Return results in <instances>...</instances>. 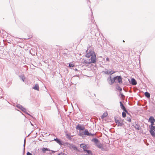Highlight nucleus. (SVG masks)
Wrapping results in <instances>:
<instances>
[{
	"mask_svg": "<svg viewBox=\"0 0 155 155\" xmlns=\"http://www.w3.org/2000/svg\"><path fill=\"white\" fill-rule=\"evenodd\" d=\"M21 110L23 111L26 114H27L30 115L28 113L26 112V109L24 108L23 107H22L21 108Z\"/></svg>",
	"mask_w": 155,
	"mask_h": 155,
	"instance_id": "obj_17",
	"label": "nucleus"
},
{
	"mask_svg": "<svg viewBox=\"0 0 155 155\" xmlns=\"http://www.w3.org/2000/svg\"><path fill=\"white\" fill-rule=\"evenodd\" d=\"M79 134L80 136H82L83 135H84V132H83V131L80 132L79 133Z\"/></svg>",
	"mask_w": 155,
	"mask_h": 155,
	"instance_id": "obj_25",
	"label": "nucleus"
},
{
	"mask_svg": "<svg viewBox=\"0 0 155 155\" xmlns=\"http://www.w3.org/2000/svg\"><path fill=\"white\" fill-rule=\"evenodd\" d=\"M84 62L86 64L95 63L96 62V56L94 54L90 58H87L86 59L84 60Z\"/></svg>",
	"mask_w": 155,
	"mask_h": 155,
	"instance_id": "obj_1",
	"label": "nucleus"
},
{
	"mask_svg": "<svg viewBox=\"0 0 155 155\" xmlns=\"http://www.w3.org/2000/svg\"><path fill=\"white\" fill-rule=\"evenodd\" d=\"M149 121L150 122V123L154 122L155 121V120L153 117L151 116L149 119Z\"/></svg>",
	"mask_w": 155,
	"mask_h": 155,
	"instance_id": "obj_15",
	"label": "nucleus"
},
{
	"mask_svg": "<svg viewBox=\"0 0 155 155\" xmlns=\"http://www.w3.org/2000/svg\"><path fill=\"white\" fill-rule=\"evenodd\" d=\"M19 77L20 78V79H21L23 82L25 81V76H24V75H21Z\"/></svg>",
	"mask_w": 155,
	"mask_h": 155,
	"instance_id": "obj_22",
	"label": "nucleus"
},
{
	"mask_svg": "<svg viewBox=\"0 0 155 155\" xmlns=\"http://www.w3.org/2000/svg\"><path fill=\"white\" fill-rule=\"evenodd\" d=\"M30 123H31V125L32 126H33V124L31 122H30Z\"/></svg>",
	"mask_w": 155,
	"mask_h": 155,
	"instance_id": "obj_39",
	"label": "nucleus"
},
{
	"mask_svg": "<svg viewBox=\"0 0 155 155\" xmlns=\"http://www.w3.org/2000/svg\"><path fill=\"white\" fill-rule=\"evenodd\" d=\"M16 107L19 109H21L22 106L20 104H18L17 105Z\"/></svg>",
	"mask_w": 155,
	"mask_h": 155,
	"instance_id": "obj_26",
	"label": "nucleus"
},
{
	"mask_svg": "<svg viewBox=\"0 0 155 155\" xmlns=\"http://www.w3.org/2000/svg\"><path fill=\"white\" fill-rule=\"evenodd\" d=\"M117 124L118 126H122L124 125V124L122 122L120 121Z\"/></svg>",
	"mask_w": 155,
	"mask_h": 155,
	"instance_id": "obj_23",
	"label": "nucleus"
},
{
	"mask_svg": "<svg viewBox=\"0 0 155 155\" xmlns=\"http://www.w3.org/2000/svg\"><path fill=\"white\" fill-rule=\"evenodd\" d=\"M96 146H97L98 148H101V147H102V144L100 142H98V143H97L96 145Z\"/></svg>",
	"mask_w": 155,
	"mask_h": 155,
	"instance_id": "obj_18",
	"label": "nucleus"
},
{
	"mask_svg": "<svg viewBox=\"0 0 155 155\" xmlns=\"http://www.w3.org/2000/svg\"><path fill=\"white\" fill-rule=\"evenodd\" d=\"M54 140L56 141L60 145H62V143L61 141L59 139L55 138L54 139Z\"/></svg>",
	"mask_w": 155,
	"mask_h": 155,
	"instance_id": "obj_14",
	"label": "nucleus"
},
{
	"mask_svg": "<svg viewBox=\"0 0 155 155\" xmlns=\"http://www.w3.org/2000/svg\"><path fill=\"white\" fill-rule=\"evenodd\" d=\"M107 115L108 114L107 113H104L101 116V118L103 119L106 117L107 116Z\"/></svg>",
	"mask_w": 155,
	"mask_h": 155,
	"instance_id": "obj_20",
	"label": "nucleus"
},
{
	"mask_svg": "<svg viewBox=\"0 0 155 155\" xmlns=\"http://www.w3.org/2000/svg\"><path fill=\"white\" fill-rule=\"evenodd\" d=\"M105 73L106 74L111 75L115 72V71H113L110 69L107 70L105 71Z\"/></svg>",
	"mask_w": 155,
	"mask_h": 155,
	"instance_id": "obj_5",
	"label": "nucleus"
},
{
	"mask_svg": "<svg viewBox=\"0 0 155 155\" xmlns=\"http://www.w3.org/2000/svg\"><path fill=\"white\" fill-rule=\"evenodd\" d=\"M154 122H152L151 123V124L150 126V127H153V125H154Z\"/></svg>",
	"mask_w": 155,
	"mask_h": 155,
	"instance_id": "obj_31",
	"label": "nucleus"
},
{
	"mask_svg": "<svg viewBox=\"0 0 155 155\" xmlns=\"http://www.w3.org/2000/svg\"><path fill=\"white\" fill-rule=\"evenodd\" d=\"M34 89L39 91V86L38 84H36L35 86L33 87Z\"/></svg>",
	"mask_w": 155,
	"mask_h": 155,
	"instance_id": "obj_13",
	"label": "nucleus"
},
{
	"mask_svg": "<svg viewBox=\"0 0 155 155\" xmlns=\"http://www.w3.org/2000/svg\"><path fill=\"white\" fill-rule=\"evenodd\" d=\"M133 126L134 127L138 130H139L140 128V126L136 123H135Z\"/></svg>",
	"mask_w": 155,
	"mask_h": 155,
	"instance_id": "obj_11",
	"label": "nucleus"
},
{
	"mask_svg": "<svg viewBox=\"0 0 155 155\" xmlns=\"http://www.w3.org/2000/svg\"><path fill=\"white\" fill-rule=\"evenodd\" d=\"M121 108L124 111H127L126 109L121 101L120 102Z\"/></svg>",
	"mask_w": 155,
	"mask_h": 155,
	"instance_id": "obj_12",
	"label": "nucleus"
},
{
	"mask_svg": "<svg viewBox=\"0 0 155 155\" xmlns=\"http://www.w3.org/2000/svg\"><path fill=\"white\" fill-rule=\"evenodd\" d=\"M116 78L114 77L113 78H112L111 76L107 78V81L110 84H112L115 81Z\"/></svg>",
	"mask_w": 155,
	"mask_h": 155,
	"instance_id": "obj_2",
	"label": "nucleus"
},
{
	"mask_svg": "<svg viewBox=\"0 0 155 155\" xmlns=\"http://www.w3.org/2000/svg\"><path fill=\"white\" fill-rule=\"evenodd\" d=\"M131 83L133 85H136L137 84L136 80L134 78L131 79Z\"/></svg>",
	"mask_w": 155,
	"mask_h": 155,
	"instance_id": "obj_10",
	"label": "nucleus"
},
{
	"mask_svg": "<svg viewBox=\"0 0 155 155\" xmlns=\"http://www.w3.org/2000/svg\"><path fill=\"white\" fill-rule=\"evenodd\" d=\"M27 155H32V154L28 152L27 153Z\"/></svg>",
	"mask_w": 155,
	"mask_h": 155,
	"instance_id": "obj_32",
	"label": "nucleus"
},
{
	"mask_svg": "<svg viewBox=\"0 0 155 155\" xmlns=\"http://www.w3.org/2000/svg\"><path fill=\"white\" fill-rule=\"evenodd\" d=\"M120 95L122 97H124V95L122 94H120Z\"/></svg>",
	"mask_w": 155,
	"mask_h": 155,
	"instance_id": "obj_36",
	"label": "nucleus"
},
{
	"mask_svg": "<svg viewBox=\"0 0 155 155\" xmlns=\"http://www.w3.org/2000/svg\"><path fill=\"white\" fill-rule=\"evenodd\" d=\"M35 155V154H34L33 155Z\"/></svg>",
	"mask_w": 155,
	"mask_h": 155,
	"instance_id": "obj_42",
	"label": "nucleus"
},
{
	"mask_svg": "<svg viewBox=\"0 0 155 155\" xmlns=\"http://www.w3.org/2000/svg\"><path fill=\"white\" fill-rule=\"evenodd\" d=\"M127 121H128L129 122H130L131 121V119L130 117H127Z\"/></svg>",
	"mask_w": 155,
	"mask_h": 155,
	"instance_id": "obj_29",
	"label": "nucleus"
},
{
	"mask_svg": "<svg viewBox=\"0 0 155 155\" xmlns=\"http://www.w3.org/2000/svg\"><path fill=\"white\" fill-rule=\"evenodd\" d=\"M145 95L146 97L148 98L150 97V94L148 92H145Z\"/></svg>",
	"mask_w": 155,
	"mask_h": 155,
	"instance_id": "obj_24",
	"label": "nucleus"
},
{
	"mask_svg": "<svg viewBox=\"0 0 155 155\" xmlns=\"http://www.w3.org/2000/svg\"><path fill=\"white\" fill-rule=\"evenodd\" d=\"M120 121L118 120H115V122L117 124L118 123V122H119Z\"/></svg>",
	"mask_w": 155,
	"mask_h": 155,
	"instance_id": "obj_33",
	"label": "nucleus"
},
{
	"mask_svg": "<svg viewBox=\"0 0 155 155\" xmlns=\"http://www.w3.org/2000/svg\"><path fill=\"white\" fill-rule=\"evenodd\" d=\"M42 152H43V153H46V151H50V150L48 149V148H44V147H43L42 149Z\"/></svg>",
	"mask_w": 155,
	"mask_h": 155,
	"instance_id": "obj_16",
	"label": "nucleus"
},
{
	"mask_svg": "<svg viewBox=\"0 0 155 155\" xmlns=\"http://www.w3.org/2000/svg\"><path fill=\"white\" fill-rule=\"evenodd\" d=\"M155 126L152 127H150V132L151 135L153 136L154 137L155 136Z\"/></svg>",
	"mask_w": 155,
	"mask_h": 155,
	"instance_id": "obj_3",
	"label": "nucleus"
},
{
	"mask_svg": "<svg viewBox=\"0 0 155 155\" xmlns=\"http://www.w3.org/2000/svg\"><path fill=\"white\" fill-rule=\"evenodd\" d=\"M123 42H124V40H123Z\"/></svg>",
	"mask_w": 155,
	"mask_h": 155,
	"instance_id": "obj_40",
	"label": "nucleus"
},
{
	"mask_svg": "<svg viewBox=\"0 0 155 155\" xmlns=\"http://www.w3.org/2000/svg\"><path fill=\"white\" fill-rule=\"evenodd\" d=\"M25 139L24 140V149H25Z\"/></svg>",
	"mask_w": 155,
	"mask_h": 155,
	"instance_id": "obj_34",
	"label": "nucleus"
},
{
	"mask_svg": "<svg viewBox=\"0 0 155 155\" xmlns=\"http://www.w3.org/2000/svg\"><path fill=\"white\" fill-rule=\"evenodd\" d=\"M76 129L80 130H83L85 129V128L84 126L78 124L77 126Z\"/></svg>",
	"mask_w": 155,
	"mask_h": 155,
	"instance_id": "obj_6",
	"label": "nucleus"
},
{
	"mask_svg": "<svg viewBox=\"0 0 155 155\" xmlns=\"http://www.w3.org/2000/svg\"><path fill=\"white\" fill-rule=\"evenodd\" d=\"M68 146L71 149H73L74 150H77V147L73 144H69L68 145Z\"/></svg>",
	"mask_w": 155,
	"mask_h": 155,
	"instance_id": "obj_7",
	"label": "nucleus"
},
{
	"mask_svg": "<svg viewBox=\"0 0 155 155\" xmlns=\"http://www.w3.org/2000/svg\"><path fill=\"white\" fill-rule=\"evenodd\" d=\"M117 89L118 90L121 91H122V88L121 87H120L119 86H118L117 87Z\"/></svg>",
	"mask_w": 155,
	"mask_h": 155,
	"instance_id": "obj_30",
	"label": "nucleus"
},
{
	"mask_svg": "<svg viewBox=\"0 0 155 155\" xmlns=\"http://www.w3.org/2000/svg\"><path fill=\"white\" fill-rule=\"evenodd\" d=\"M102 150L104 151V149L103 147H101V148H100Z\"/></svg>",
	"mask_w": 155,
	"mask_h": 155,
	"instance_id": "obj_35",
	"label": "nucleus"
},
{
	"mask_svg": "<svg viewBox=\"0 0 155 155\" xmlns=\"http://www.w3.org/2000/svg\"><path fill=\"white\" fill-rule=\"evenodd\" d=\"M74 66V65L73 63H70L69 64V67H73Z\"/></svg>",
	"mask_w": 155,
	"mask_h": 155,
	"instance_id": "obj_28",
	"label": "nucleus"
},
{
	"mask_svg": "<svg viewBox=\"0 0 155 155\" xmlns=\"http://www.w3.org/2000/svg\"><path fill=\"white\" fill-rule=\"evenodd\" d=\"M1 89H0V91H1Z\"/></svg>",
	"mask_w": 155,
	"mask_h": 155,
	"instance_id": "obj_41",
	"label": "nucleus"
},
{
	"mask_svg": "<svg viewBox=\"0 0 155 155\" xmlns=\"http://www.w3.org/2000/svg\"><path fill=\"white\" fill-rule=\"evenodd\" d=\"M92 141L95 143V145L99 142L98 140L96 138H94L92 140Z\"/></svg>",
	"mask_w": 155,
	"mask_h": 155,
	"instance_id": "obj_21",
	"label": "nucleus"
},
{
	"mask_svg": "<svg viewBox=\"0 0 155 155\" xmlns=\"http://www.w3.org/2000/svg\"><path fill=\"white\" fill-rule=\"evenodd\" d=\"M51 151L52 152V153H54V151L53 150H51Z\"/></svg>",
	"mask_w": 155,
	"mask_h": 155,
	"instance_id": "obj_38",
	"label": "nucleus"
},
{
	"mask_svg": "<svg viewBox=\"0 0 155 155\" xmlns=\"http://www.w3.org/2000/svg\"><path fill=\"white\" fill-rule=\"evenodd\" d=\"M92 53L91 52H90L89 53H87V54H86V56L87 58H89L90 56L91 57L93 55H92Z\"/></svg>",
	"mask_w": 155,
	"mask_h": 155,
	"instance_id": "obj_19",
	"label": "nucleus"
},
{
	"mask_svg": "<svg viewBox=\"0 0 155 155\" xmlns=\"http://www.w3.org/2000/svg\"><path fill=\"white\" fill-rule=\"evenodd\" d=\"M80 147L81 148L83 149L84 151L86 152V150H87L85 149L87 148V145L84 143L81 144L80 145Z\"/></svg>",
	"mask_w": 155,
	"mask_h": 155,
	"instance_id": "obj_9",
	"label": "nucleus"
},
{
	"mask_svg": "<svg viewBox=\"0 0 155 155\" xmlns=\"http://www.w3.org/2000/svg\"><path fill=\"white\" fill-rule=\"evenodd\" d=\"M84 135H87L88 136H93L94 134H91V133H89L88 132V130H85L84 132Z\"/></svg>",
	"mask_w": 155,
	"mask_h": 155,
	"instance_id": "obj_8",
	"label": "nucleus"
},
{
	"mask_svg": "<svg viewBox=\"0 0 155 155\" xmlns=\"http://www.w3.org/2000/svg\"><path fill=\"white\" fill-rule=\"evenodd\" d=\"M106 61H109V58H106Z\"/></svg>",
	"mask_w": 155,
	"mask_h": 155,
	"instance_id": "obj_37",
	"label": "nucleus"
},
{
	"mask_svg": "<svg viewBox=\"0 0 155 155\" xmlns=\"http://www.w3.org/2000/svg\"><path fill=\"white\" fill-rule=\"evenodd\" d=\"M116 78L115 81L117 80L119 84H121L122 83V78L121 76H117L115 77Z\"/></svg>",
	"mask_w": 155,
	"mask_h": 155,
	"instance_id": "obj_4",
	"label": "nucleus"
},
{
	"mask_svg": "<svg viewBox=\"0 0 155 155\" xmlns=\"http://www.w3.org/2000/svg\"><path fill=\"white\" fill-rule=\"evenodd\" d=\"M122 116L123 117H126V113L124 112H122Z\"/></svg>",
	"mask_w": 155,
	"mask_h": 155,
	"instance_id": "obj_27",
	"label": "nucleus"
}]
</instances>
